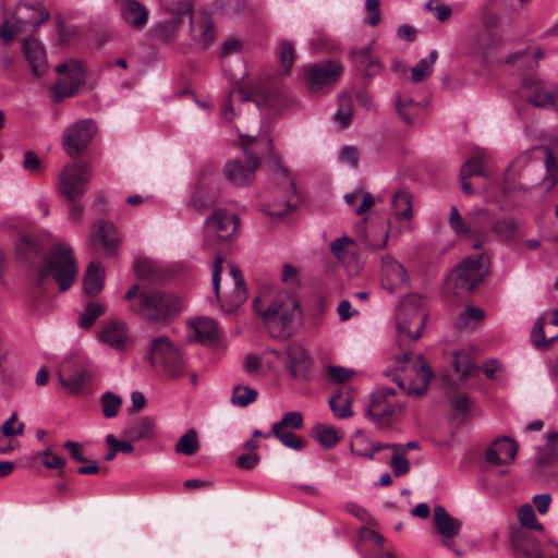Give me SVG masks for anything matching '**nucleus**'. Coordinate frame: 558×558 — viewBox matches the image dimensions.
<instances>
[{
  "instance_id": "nucleus-48",
  "label": "nucleus",
  "mask_w": 558,
  "mask_h": 558,
  "mask_svg": "<svg viewBox=\"0 0 558 558\" xmlns=\"http://www.w3.org/2000/svg\"><path fill=\"white\" fill-rule=\"evenodd\" d=\"M518 519L520 524L529 530L543 531L544 526L536 520L533 507L530 504L521 506L518 510Z\"/></svg>"
},
{
  "instance_id": "nucleus-4",
  "label": "nucleus",
  "mask_w": 558,
  "mask_h": 558,
  "mask_svg": "<svg viewBox=\"0 0 558 558\" xmlns=\"http://www.w3.org/2000/svg\"><path fill=\"white\" fill-rule=\"evenodd\" d=\"M51 275L60 291L68 290L77 276V264L72 247L66 243L56 245L46 256V267L38 272V284Z\"/></svg>"
},
{
  "instance_id": "nucleus-36",
  "label": "nucleus",
  "mask_w": 558,
  "mask_h": 558,
  "mask_svg": "<svg viewBox=\"0 0 558 558\" xmlns=\"http://www.w3.org/2000/svg\"><path fill=\"white\" fill-rule=\"evenodd\" d=\"M438 58L437 50L433 49L429 52L428 58L421 59L412 69H411V81L413 83H420L428 77L432 72L434 64Z\"/></svg>"
},
{
  "instance_id": "nucleus-30",
  "label": "nucleus",
  "mask_w": 558,
  "mask_h": 558,
  "mask_svg": "<svg viewBox=\"0 0 558 558\" xmlns=\"http://www.w3.org/2000/svg\"><path fill=\"white\" fill-rule=\"evenodd\" d=\"M92 376L93 371L88 364L75 363L68 378H65L63 374H59V381L63 387L69 389V391L75 393L85 386Z\"/></svg>"
},
{
  "instance_id": "nucleus-16",
  "label": "nucleus",
  "mask_w": 558,
  "mask_h": 558,
  "mask_svg": "<svg viewBox=\"0 0 558 558\" xmlns=\"http://www.w3.org/2000/svg\"><path fill=\"white\" fill-rule=\"evenodd\" d=\"M380 282L385 290L393 293L409 284L410 278L405 268L390 255L381 258Z\"/></svg>"
},
{
  "instance_id": "nucleus-35",
  "label": "nucleus",
  "mask_w": 558,
  "mask_h": 558,
  "mask_svg": "<svg viewBox=\"0 0 558 558\" xmlns=\"http://www.w3.org/2000/svg\"><path fill=\"white\" fill-rule=\"evenodd\" d=\"M541 187L549 193L558 184V162L551 151L547 150L545 160V175L541 181Z\"/></svg>"
},
{
  "instance_id": "nucleus-64",
  "label": "nucleus",
  "mask_w": 558,
  "mask_h": 558,
  "mask_svg": "<svg viewBox=\"0 0 558 558\" xmlns=\"http://www.w3.org/2000/svg\"><path fill=\"white\" fill-rule=\"evenodd\" d=\"M16 251L17 254L22 257L27 256L28 254H39L41 252V248L38 246L37 242L29 238V236H23L19 240L16 244Z\"/></svg>"
},
{
  "instance_id": "nucleus-25",
  "label": "nucleus",
  "mask_w": 558,
  "mask_h": 558,
  "mask_svg": "<svg viewBox=\"0 0 558 558\" xmlns=\"http://www.w3.org/2000/svg\"><path fill=\"white\" fill-rule=\"evenodd\" d=\"M290 374L294 379L303 380L307 377L311 360L304 348L299 343H291L286 349Z\"/></svg>"
},
{
  "instance_id": "nucleus-34",
  "label": "nucleus",
  "mask_w": 558,
  "mask_h": 558,
  "mask_svg": "<svg viewBox=\"0 0 558 558\" xmlns=\"http://www.w3.org/2000/svg\"><path fill=\"white\" fill-rule=\"evenodd\" d=\"M124 433L132 440L150 438L155 434V421L151 417H140Z\"/></svg>"
},
{
  "instance_id": "nucleus-17",
  "label": "nucleus",
  "mask_w": 558,
  "mask_h": 558,
  "mask_svg": "<svg viewBox=\"0 0 558 558\" xmlns=\"http://www.w3.org/2000/svg\"><path fill=\"white\" fill-rule=\"evenodd\" d=\"M413 369L416 377L411 379L409 384H405L398 377H395L393 380L402 390L407 391L408 395L421 397L426 393L434 374L422 355H418L415 360Z\"/></svg>"
},
{
  "instance_id": "nucleus-54",
  "label": "nucleus",
  "mask_w": 558,
  "mask_h": 558,
  "mask_svg": "<svg viewBox=\"0 0 558 558\" xmlns=\"http://www.w3.org/2000/svg\"><path fill=\"white\" fill-rule=\"evenodd\" d=\"M449 226L458 235L468 236L472 233V228L463 220L456 206L450 209Z\"/></svg>"
},
{
  "instance_id": "nucleus-62",
  "label": "nucleus",
  "mask_w": 558,
  "mask_h": 558,
  "mask_svg": "<svg viewBox=\"0 0 558 558\" xmlns=\"http://www.w3.org/2000/svg\"><path fill=\"white\" fill-rule=\"evenodd\" d=\"M354 374V371L341 366L329 365L327 367L328 379L338 384L350 380Z\"/></svg>"
},
{
  "instance_id": "nucleus-11",
  "label": "nucleus",
  "mask_w": 558,
  "mask_h": 558,
  "mask_svg": "<svg viewBox=\"0 0 558 558\" xmlns=\"http://www.w3.org/2000/svg\"><path fill=\"white\" fill-rule=\"evenodd\" d=\"M97 131L92 119L78 120L69 126L63 134V148L72 157H77L92 142Z\"/></svg>"
},
{
  "instance_id": "nucleus-3",
  "label": "nucleus",
  "mask_w": 558,
  "mask_h": 558,
  "mask_svg": "<svg viewBox=\"0 0 558 558\" xmlns=\"http://www.w3.org/2000/svg\"><path fill=\"white\" fill-rule=\"evenodd\" d=\"M182 308L178 296L156 289L141 291L138 303L132 305V311L151 323H165L173 318Z\"/></svg>"
},
{
  "instance_id": "nucleus-27",
  "label": "nucleus",
  "mask_w": 558,
  "mask_h": 558,
  "mask_svg": "<svg viewBox=\"0 0 558 558\" xmlns=\"http://www.w3.org/2000/svg\"><path fill=\"white\" fill-rule=\"evenodd\" d=\"M90 244L100 245L107 254H113L119 246V238L113 223L100 221L97 231L90 234Z\"/></svg>"
},
{
  "instance_id": "nucleus-41",
  "label": "nucleus",
  "mask_w": 558,
  "mask_h": 558,
  "mask_svg": "<svg viewBox=\"0 0 558 558\" xmlns=\"http://www.w3.org/2000/svg\"><path fill=\"white\" fill-rule=\"evenodd\" d=\"M199 449L198 434L195 429H189L184 435L180 437L174 446L177 453H183L185 456H193Z\"/></svg>"
},
{
  "instance_id": "nucleus-52",
  "label": "nucleus",
  "mask_w": 558,
  "mask_h": 558,
  "mask_svg": "<svg viewBox=\"0 0 558 558\" xmlns=\"http://www.w3.org/2000/svg\"><path fill=\"white\" fill-rule=\"evenodd\" d=\"M473 175H481V177L488 175V172L485 169L482 157H475V158L466 160L461 168V171H460L461 178H471Z\"/></svg>"
},
{
  "instance_id": "nucleus-47",
  "label": "nucleus",
  "mask_w": 558,
  "mask_h": 558,
  "mask_svg": "<svg viewBox=\"0 0 558 558\" xmlns=\"http://www.w3.org/2000/svg\"><path fill=\"white\" fill-rule=\"evenodd\" d=\"M362 198L361 205L355 208L356 215H362L366 213L375 203L373 195L368 192H362L361 190H355L351 193L344 195V202L352 206L359 198Z\"/></svg>"
},
{
  "instance_id": "nucleus-55",
  "label": "nucleus",
  "mask_w": 558,
  "mask_h": 558,
  "mask_svg": "<svg viewBox=\"0 0 558 558\" xmlns=\"http://www.w3.org/2000/svg\"><path fill=\"white\" fill-rule=\"evenodd\" d=\"M161 5L169 12L175 13L179 17L192 13V0H161Z\"/></svg>"
},
{
  "instance_id": "nucleus-2",
  "label": "nucleus",
  "mask_w": 558,
  "mask_h": 558,
  "mask_svg": "<svg viewBox=\"0 0 558 558\" xmlns=\"http://www.w3.org/2000/svg\"><path fill=\"white\" fill-rule=\"evenodd\" d=\"M395 318L399 343L417 340L427 319L424 298L415 293L402 298L396 308Z\"/></svg>"
},
{
  "instance_id": "nucleus-20",
  "label": "nucleus",
  "mask_w": 558,
  "mask_h": 558,
  "mask_svg": "<svg viewBox=\"0 0 558 558\" xmlns=\"http://www.w3.org/2000/svg\"><path fill=\"white\" fill-rule=\"evenodd\" d=\"M514 558H545L541 542L531 534L517 532L510 539Z\"/></svg>"
},
{
  "instance_id": "nucleus-46",
  "label": "nucleus",
  "mask_w": 558,
  "mask_h": 558,
  "mask_svg": "<svg viewBox=\"0 0 558 558\" xmlns=\"http://www.w3.org/2000/svg\"><path fill=\"white\" fill-rule=\"evenodd\" d=\"M388 448L392 449L393 457L391 459V469L397 476L405 474L410 469L409 460L404 457V449L398 444H388Z\"/></svg>"
},
{
  "instance_id": "nucleus-14",
  "label": "nucleus",
  "mask_w": 558,
  "mask_h": 558,
  "mask_svg": "<svg viewBox=\"0 0 558 558\" xmlns=\"http://www.w3.org/2000/svg\"><path fill=\"white\" fill-rule=\"evenodd\" d=\"M98 340L119 352L125 351L133 342L126 324L119 319L105 323L98 332Z\"/></svg>"
},
{
  "instance_id": "nucleus-5",
  "label": "nucleus",
  "mask_w": 558,
  "mask_h": 558,
  "mask_svg": "<svg viewBox=\"0 0 558 558\" xmlns=\"http://www.w3.org/2000/svg\"><path fill=\"white\" fill-rule=\"evenodd\" d=\"M395 395L391 388H380L371 396L366 414L380 428L389 427L403 411L404 404Z\"/></svg>"
},
{
  "instance_id": "nucleus-13",
  "label": "nucleus",
  "mask_w": 558,
  "mask_h": 558,
  "mask_svg": "<svg viewBox=\"0 0 558 558\" xmlns=\"http://www.w3.org/2000/svg\"><path fill=\"white\" fill-rule=\"evenodd\" d=\"M558 339V310L543 314L535 322L530 340L538 350L549 349Z\"/></svg>"
},
{
  "instance_id": "nucleus-37",
  "label": "nucleus",
  "mask_w": 558,
  "mask_h": 558,
  "mask_svg": "<svg viewBox=\"0 0 558 558\" xmlns=\"http://www.w3.org/2000/svg\"><path fill=\"white\" fill-rule=\"evenodd\" d=\"M313 437L326 449L333 448L340 440L336 428L326 424H316L313 428Z\"/></svg>"
},
{
  "instance_id": "nucleus-21",
  "label": "nucleus",
  "mask_w": 558,
  "mask_h": 558,
  "mask_svg": "<svg viewBox=\"0 0 558 558\" xmlns=\"http://www.w3.org/2000/svg\"><path fill=\"white\" fill-rule=\"evenodd\" d=\"M190 22V34L192 40L201 45L203 48H208L215 40L216 36L210 15L206 12L191 14Z\"/></svg>"
},
{
  "instance_id": "nucleus-45",
  "label": "nucleus",
  "mask_w": 558,
  "mask_h": 558,
  "mask_svg": "<svg viewBox=\"0 0 558 558\" xmlns=\"http://www.w3.org/2000/svg\"><path fill=\"white\" fill-rule=\"evenodd\" d=\"M271 434L286 447L300 451L304 448L302 438L295 436L292 432L279 429L278 425L271 426Z\"/></svg>"
},
{
  "instance_id": "nucleus-7",
  "label": "nucleus",
  "mask_w": 558,
  "mask_h": 558,
  "mask_svg": "<svg viewBox=\"0 0 558 558\" xmlns=\"http://www.w3.org/2000/svg\"><path fill=\"white\" fill-rule=\"evenodd\" d=\"M343 66L336 60L306 64L300 69V75L311 93H318L333 85L342 75Z\"/></svg>"
},
{
  "instance_id": "nucleus-43",
  "label": "nucleus",
  "mask_w": 558,
  "mask_h": 558,
  "mask_svg": "<svg viewBox=\"0 0 558 558\" xmlns=\"http://www.w3.org/2000/svg\"><path fill=\"white\" fill-rule=\"evenodd\" d=\"M485 313L482 308L474 305H468L456 318L454 325L457 328H466L471 323L483 320Z\"/></svg>"
},
{
  "instance_id": "nucleus-6",
  "label": "nucleus",
  "mask_w": 558,
  "mask_h": 558,
  "mask_svg": "<svg viewBox=\"0 0 558 558\" xmlns=\"http://www.w3.org/2000/svg\"><path fill=\"white\" fill-rule=\"evenodd\" d=\"M92 179L88 166L80 162H71L61 170L57 190L68 202L81 201L85 195Z\"/></svg>"
},
{
  "instance_id": "nucleus-9",
  "label": "nucleus",
  "mask_w": 558,
  "mask_h": 558,
  "mask_svg": "<svg viewBox=\"0 0 558 558\" xmlns=\"http://www.w3.org/2000/svg\"><path fill=\"white\" fill-rule=\"evenodd\" d=\"M62 75L52 86L53 102H61L66 97L74 96L85 82V69L81 61L69 60L56 68Z\"/></svg>"
},
{
  "instance_id": "nucleus-50",
  "label": "nucleus",
  "mask_w": 558,
  "mask_h": 558,
  "mask_svg": "<svg viewBox=\"0 0 558 558\" xmlns=\"http://www.w3.org/2000/svg\"><path fill=\"white\" fill-rule=\"evenodd\" d=\"M531 161V154L530 151H525L521 155H519L513 161L512 163L509 166L508 170H507V174H506V178H505V187H504V193L505 194H508L510 191L512 190H521L522 187L521 186H518L515 184H511L509 182V177L511 175V172L514 170V169H522L524 168L525 166L529 165V162Z\"/></svg>"
},
{
  "instance_id": "nucleus-15",
  "label": "nucleus",
  "mask_w": 558,
  "mask_h": 558,
  "mask_svg": "<svg viewBox=\"0 0 558 558\" xmlns=\"http://www.w3.org/2000/svg\"><path fill=\"white\" fill-rule=\"evenodd\" d=\"M246 157V167L242 166L238 160H229L226 162L223 173L226 179L234 185H245L254 178V172L260 165L259 158L244 147Z\"/></svg>"
},
{
  "instance_id": "nucleus-42",
  "label": "nucleus",
  "mask_w": 558,
  "mask_h": 558,
  "mask_svg": "<svg viewBox=\"0 0 558 558\" xmlns=\"http://www.w3.org/2000/svg\"><path fill=\"white\" fill-rule=\"evenodd\" d=\"M257 390L243 385H236L232 389L231 403L240 408H245L257 399Z\"/></svg>"
},
{
  "instance_id": "nucleus-18",
  "label": "nucleus",
  "mask_w": 558,
  "mask_h": 558,
  "mask_svg": "<svg viewBox=\"0 0 558 558\" xmlns=\"http://www.w3.org/2000/svg\"><path fill=\"white\" fill-rule=\"evenodd\" d=\"M434 525L441 536L442 545L454 550L451 539L459 535L461 522L452 518L442 506H436L434 508Z\"/></svg>"
},
{
  "instance_id": "nucleus-56",
  "label": "nucleus",
  "mask_w": 558,
  "mask_h": 558,
  "mask_svg": "<svg viewBox=\"0 0 558 558\" xmlns=\"http://www.w3.org/2000/svg\"><path fill=\"white\" fill-rule=\"evenodd\" d=\"M279 59L287 73L290 72L294 63V46L293 43L282 40L278 45Z\"/></svg>"
},
{
  "instance_id": "nucleus-40",
  "label": "nucleus",
  "mask_w": 558,
  "mask_h": 558,
  "mask_svg": "<svg viewBox=\"0 0 558 558\" xmlns=\"http://www.w3.org/2000/svg\"><path fill=\"white\" fill-rule=\"evenodd\" d=\"M392 210L398 218L411 219L412 211V195L405 191L396 192L392 197Z\"/></svg>"
},
{
  "instance_id": "nucleus-31",
  "label": "nucleus",
  "mask_w": 558,
  "mask_h": 558,
  "mask_svg": "<svg viewBox=\"0 0 558 558\" xmlns=\"http://www.w3.org/2000/svg\"><path fill=\"white\" fill-rule=\"evenodd\" d=\"M388 448V444L372 441L363 433L357 432L353 435L350 444L352 454L372 460L377 451Z\"/></svg>"
},
{
  "instance_id": "nucleus-26",
  "label": "nucleus",
  "mask_w": 558,
  "mask_h": 558,
  "mask_svg": "<svg viewBox=\"0 0 558 558\" xmlns=\"http://www.w3.org/2000/svg\"><path fill=\"white\" fill-rule=\"evenodd\" d=\"M208 229L218 232L221 240L229 239L238 228V217L223 209H215L206 219Z\"/></svg>"
},
{
  "instance_id": "nucleus-19",
  "label": "nucleus",
  "mask_w": 558,
  "mask_h": 558,
  "mask_svg": "<svg viewBox=\"0 0 558 558\" xmlns=\"http://www.w3.org/2000/svg\"><path fill=\"white\" fill-rule=\"evenodd\" d=\"M16 31L36 29L49 19V13L39 5L19 3L13 14Z\"/></svg>"
},
{
  "instance_id": "nucleus-28",
  "label": "nucleus",
  "mask_w": 558,
  "mask_h": 558,
  "mask_svg": "<svg viewBox=\"0 0 558 558\" xmlns=\"http://www.w3.org/2000/svg\"><path fill=\"white\" fill-rule=\"evenodd\" d=\"M350 58L352 59V62L357 71L364 75L373 76L380 73L381 71V62L373 53L371 47H364L351 51Z\"/></svg>"
},
{
  "instance_id": "nucleus-32",
  "label": "nucleus",
  "mask_w": 558,
  "mask_h": 558,
  "mask_svg": "<svg viewBox=\"0 0 558 558\" xmlns=\"http://www.w3.org/2000/svg\"><path fill=\"white\" fill-rule=\"evenodd\" d=\"M105 271L96 262H92L83 278V291L87 295H96L104 289Z\"/></svg>"
},
{
  "instance_id": "nucleus-58",
  "label": "nucleus",
  "mask_w": 558,
  "mask_h": 558,
  "mask_svg": "<svg viewBox=\"0 0 558 558\" xmlns=\"http://www.w3.org/2000/svg\"><path fill=\"white\" fill-rule=\"evenodd\" d=\"M335 120L342 126L350 124L352 120V106L348 97H341L337 112L335 113Z\"/></svg>"
},
{
  "instance_id": "nucleus-57",
  "label": "nucleus",
  "mask_w": 558,
  "mask_h": 558,
  "mask_svg": "<svg viewBox=\"0 0 558 558\" xmlns=\"http://www.w3.org/2000/svg\"><path fill=\"white\" fill-rule=\"evenodd\" d=\"M234 97L240 98L243 102L250 100V98H251L250 95L245 94L240 88H235V89L231 90L222 105L223 117L228 121H232L234 118V111H233V107H232V101H233Z\"/></svg>"
},
{
  "instance_id": "nucleus-29",
  "label": "nucleus",
  "mask_w": 558,
  "mask_h": 558,
  "mask_svg": "<svg viewBox=\"0 0 558 558\" xmlns=\"http://www.w3.org/2000/svg\"><path fill=\"white\" fill-rule=\"evenodd\" d=\"M535 466L539 474L547 468L558 466V433H548L547 444L537 451Z\"/></svg>"
},
{
  "instance_id": "nucleus-1",
  "label": "nucleus",
  "mask_w": 558,
  "mask_h": 558,
  "mask_svg": "<svg viewBox=\"0 0 558 558\" xmlns=\"http://www.w3.org/2000/svg\"><path fill=\"white\" fill-rule=\"evenodd\" d=\"M255 310L271 336L278 338L291 335L294 323L302 317L299 300L287 293L276 295L266 306L255 303Z\"/></svg>"
},
{
  "instance_id": "nucleus-60",
  "label": "nucleus",
  "mask_w": 558,
  "mask_h": 558,
  "mask_svg": "<svg viewBox=\"0 0 558 558\" xmlns=\"http://www.w3.org/2000/svg\"><path fill=\"white\" fill-rule=\"evenodd\" d=\"M353 244L354 241L349 236L338 238L330 243V251L339 260L344 262L347 250Z\"/></svg>"
},
{
  "instance_id": "nucleus-44",
  "label": "nucleus",
  "mask_w": 558,
  "mask_h": 558,
  "mask_svg": "<svg viewBox=\"0 0 558 558\" xmlns=\"http://www.w3.org/2000/svg\"><path fill=\"white\" fill-rule=\"evenodd\" d=\"M105 313V306L97 302L90 301L86 304L85 311L81 314L78 318V326L87 329L92 327L94 322Z\"/></svg>"
},
{
  "instance_id": "nucleus-53",
  "label": "nucleus",
  "mask_w": 558,
  "mask_h": 558,
  "mask_svg": "<svg viewBox=\"0 0 558 558\" xmlns=\"http://www.w3.org/2000/svg\"><path fill=\"white\" fill-rule=\"evenodd\" d=\"M272 425H278L279 429L291 428L302 429L304 427L303 414L299 411H291L283 414L282 418Z\"/></svg>"
},
{
  "instance_id": "nucleus-24",
  "label": "nucleus",
  "mask_w": 558,
  "mask_h": 558,
  "mask_svg": "<svg viewBox=\"0 0 558 558\" xmlns=\"http://www.w3.org/2000/svg\"><path fill=\"white\" fill-rule=\"evenodd\" d=\"M122 21L136 29L145 27L148 21V10L136 0H120L118 2Z\"/></svg>"
},
{
  "instance_id": "nucleus-61",
  "label": "nucleus",
  "mask_w": 558,
  "mask_h": 558,
  "mask_svg": "<svg viewBox=\"0 0 558 558\" xmlns=\"http://www.w3.org/2000/svg\"><path fill=\"white\" fill-rule=\"evenodd\" d=\"M425 8L428 11L433 12L435 17L440 22L448 20L452 13L451 8L449 5L440 2L439 0L428 1L425 4Z\"/></svg>"
},
{
  "instance_id": "nucleus-59",
  "label": "nucleus",
  "mask_w": 558,
  "mask_h": 558,
  "mask_svg": "<svg viewBox=\"0 0 558 558\" xmlns=\"http://www.w3.org/2000/svg\"><path fill=\"white\" fill-rule=\"evenodd\" d=\"M134 271L140 279L146 280L156 274L154 263L146 258H138L134 262Z\"/></svg>"
},
{
  "instance_id": "nucleus-63",
  "label": "nucleus",
  "mask_w": 558,
  "mask_h": 558,
  "mask_svg": "<svg viewBox=\"0 0 558 558\" xmlns=\"http://www.w3.org/2000/svg\"><path fill=\"white\" fill-rule=\"evenodd\" d=\"M41 463L47 469L61 470L65 465V460L58 453L53 452L50 448L45 450L41 454Z\"/></svg>"
},
{
  "instance_id": "nucleus-8",
  "label": "nucleus",
  "mask_w": 558,
  "mask_h": 558,
  "mask_svg": "<svg viewBox=\"0 0 558 558\" xmlns=\"http://www.w3.org/2000/svg\"><path fill=\"white\" fill-rule=\"evenodd\" d=\"M488 271V259L484 255L468 257L463 259L447 278V284L463 291H471L486 276Z\"/></svg>"
},
{
  "instance_id": "nucleus-39",
  "label": "nucleus",
  "mask_w": 558,
  "mask_h": 558,
  "mask_svg": "<svg viewBox=\"0 0 558 558\" xmlns=\"http://www.w3.org/2000/svg\"><path fill=\"white\" fill-rule=\"evenodd\" d=\"M329 407L337 418L343 420L353 415L351 400L342 390H338L332 395L329 400Z\"/></svg>"
},
{
  "instance_id": "nucleus-33",
  "label": "nucleus",
  "mask_w": 558,
  "mask_h": 558,
  "mask_svg": "<svg viewBox=\"0 0 558 558\" xmlns=\"http://www.w3.org/2000/svg\"><path fill=\"white\" fill-rule=\"evenodd\" d=\"M191 327L195 331L196 339L203 343H213L218 338V327L216 322L209 317H201L191 322Z\"/></svg>"
},
{
  "instance_id": "nucleus-38",
  "label": "nucleus",
  "mask_w": 558,
  "mask_h": 558,
  "mask_svg": "<svg viewBox=\"0 0 558 558\" xmlns=\"http://www.w3.org/2000/svg\"><path fill=\"white\" fill-rule=\"evenodd\" d=\"M229 274L234 282V291L232 293V304L239 306L247 299V289L243 276L236 265L229 263Z\"/></svg>"
},
{
  "instance_id": "nucleus-23",
  "label": "nucleus",
  "mask_w": 558,
  "mask_h": 558,
  "mask_svg": "<svg viewBox=\"0 0 558 558\" xmlns=\"http://www.w3.org/2000/svg\"><path fill=\"white\" fill-rule=\"evenodd\" d=\"M22 51L36 77L43 76L48 70V62L44 46L33 38L24 39Z\"/></svg>"
},
{
  "instance_id": "nucleus-10",
  "label": "nucleus",
  "mask_w": 558,
  "mask_h": 558,
  "mask_svg": "<svg viewBox=\"0 0 558 558\" xmlns=\"http://www.w3.org/2000/svg\"><path fill=\"white\" fill-rule=\"evenodd\" d=\"M149 361L153 366L161 365L170 377H179L183 374V359L178 349L166 337H158L153 340Z\"/></svg>"
},
{
  "instance_id": "nucleus-49",
  "label": "nucleus",
  "mask_w": 558,
  "mask_h": 558,
  "mask_svg": "<svg viewBox=\"0 0 558 558\" xmlns=\"http://www.w3.org/2000/svg\"><path fill=\"white\" fill-rule=\"evenodd\" d=\"M493 231L501 241H510L517 232V223L512 218L497 220L493 225Z\"/></svg>"
},
{
  "instance_id": "nucleus-12",
  "label": "nucleus",
  "mask_w": 558,
  "mask_h": 558,
  "mask_svg": "<svg viewBox=\"0 0 558 558\" xmlns=\"http://www.w3.org/2000/svg\"><path fill=\"white\" fill-rule=\"evenodd\" d=\"M520 92L534 107L558 110V87L554 84L529 78L523 82Z\"/></svg>"
},
{
  "instance_id": "nucleus-51",
  "label": "nucleus",
  "mask_w": 558,
  "mask_h": 558,
  "mask_svg": "<svg viewBox=\"0 0 558 558\" xmlns=\"http://www.w3.org/2000/svg\"><path fill=\"white\" fill-rule=\"evenodd\" d=\"M102 414L106 418L114 417L122 404V400L119 396L107 391L101 396Z\"/></svg>"
},
{
  "instance_id": "nucleus-22",
  "label": "nucleus",
  "mask_w": 558,
  "mask_h": 558,
  "mask_svg": "<svg viewBox=\"0 0 558 558\" xmlns=\"http://www.w3.org/2000/svg\"><path fill=\"white\" fill-rule=\"evenodd\" d=\"M518 452V444L510 437H500L492 442L486 450V459L495 465L511 463Z\"/></svg>"
}]
</instances>
